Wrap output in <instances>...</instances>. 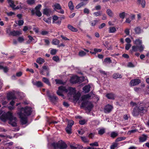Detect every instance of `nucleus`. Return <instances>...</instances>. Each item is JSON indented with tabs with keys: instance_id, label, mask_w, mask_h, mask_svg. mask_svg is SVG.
<instances>
[{
	"instance_id": "1",
	"label": "nucleus",
	"mask_w": 149,
	"mask_h": 149,
	"mask_svg": "<svg viewBox=\"0 0 149 149\" xmlns=\"http://www.w3.org/2000/svg\"><path fill=\"white\" fill-rule=\"evenodd\" d=\"M17 113L21 119V121L23 124L27 122V116L30 115L31 113V108L30 107H26L19 108L18 107Z\"/></svg>"
},
{
	"instance_id": "2",
	"label": "nucleus",
	"mask_w": 149,
	"mask_h": 149,
	"mask_svg": "<svg viewBox=\"0 0 149 149\" xmlns=\"http://www.w3.org/2000/svg\"><path fill=\"white\" fill-rule=\"evenodd\" d=\"M58 89L57 93L58 95L61 96H63V92L68 93V96L69 95H74L76 92L75 88L72 87H69L67 89L65 87L61 86L58 87Z\"/></svg>"
},
{
	"instance_id": "3",
	"label": "nucleus",
	"mask_w": 149,
	"mask_h": 149,
	"mask_svg": "<svg viewBox=\"0 0 149 149\" xmlns=\"http://www.w3.org/2000/svg\"><path fill=\"white\" fill-rule=\"evenodd\" d=\"M54 149L59 148L60 149H65L67 147L66 144L62 141H58L57 143H54L52 144Z\"/></svg>"
},
{
	"instance_id": "4",
	"label": "nucleus",
	"mask_w": 149,
	"mask_h": 149,
	"mask_svg": "<svg viewBox=\"0 0 149 149\" xmlns=\"http://www.w3.org/2000/svg\"><path fill=\"white\" fill-rule=\"evenodd\" d=\"M8 114L9 116L8 123L13 126H16L17 121L16 118L13 116L12 113L10 112H8Z\"/></svg>"
},
{
	"instance_id": "5",
	"label": "nucleus",
	"mask_w": 149,
	"mask_h": 149,
	"mask_svg": "<svg viewBox=\"0 0 149 149\" xmlns=\"http://www.w3.org/2000/svg\"><path fill=\"white\" fill-rule=\"evenodd\" d=\"M81 107H84L86 109L90 111L93 107V104L91 102L87 101L83 102L81 104Z\"/></svg>"
},
{
	"instance_id": "6",
	"label": "nucleus",
	"mask_w": 149,
	"mask_h": 149,
	"mask_svg": "<svg viewBox=\"0 0 149 149\" xmlns=\"http://www.w3.org/2000/svg\"><path fill=\"white\" fill-rule=\"evenodd\" d=\"M41 4H39L37 6L35 7V9L32 10H31L32 14L34 15L35 14L38 17H40L42 15V13L40 11V8L41 7Z\"/></svg>"
},
{
	"instance_id": "7",
	"label": "nucleus",
	"mask_w": 149,
	"mask_h": 149,
	"mask_svg": "<svg viewBox=\"0 0 149 149\" xmlns=\"http://www.w3.org/2000/svg\"><path fill=\"white\" fill-rule=\"evenodd\" d=\"M74 124V122L72 120L68 121V125L65 128V130L68 134H70L72 133V127Z\"/></svg>"
},
{
	"instance_id": "8",
	"label": "nucleus",
	"mask_w": 149,
	"mask_h": 149,
	"mask_svg": "<svg viewBox=\"0 0 149 149\" xmlns=\"http://www.w3.org/2000/svg\"><path fill=\"white\" fill-rule=\"evenodd\" d=\"M52 7L55 10H59V11H57L59 13L62 14L64 13V11L62 9L61 7L59 4L56 3L52 6Z\"/></svg>"
},
{
	"instance_id": "9",
	"label": "nucleus",
	"mask_w": 149,
	"mask_h": 149,
	"mask_svg": "<svg viewBox=\"0 0 149 149\" xmlns=\"http://www.w3.org/2000/svg\"><path fill=\"white\" fill-rule=\"evenodd\" d=\"M42 68V69L40 70V73L42 75H45V73H46V75L49 76V71L47 67L46 66H43Z\"/></svg>"
},
{
	"instance_id": "10",
	"label": "nucleus",
	"mask_w": 149,
	"mask_h": 149,
	"mask_svg": "<svg viewBox=\"0 0 149 149\" xmlns=\"http://www.w3.org/2000/svg\"><path fill=\"white\" fill-rule=\"evenodd\" d=\"M9 32L10 33L9 34L10 35L13 36H16L21 34V32L19 31H15L14 30L10 31V30L9 29L7 31V33H8Z\"/></svg>"
},
{
	"instance_id": "11",
	"label": "nucleus",
	"mask_w": 149,
	"mask_h": 149,
	"mask_svg": "<svg viewBox=\"0 0 149 149\" xmlns=\"http://www.w3.org/2000/svg\"><path fill=\"white\" fill-rule=\"evenodd\" d=\"M79 77L76 76H74L72 77L70 79V82L72 83H75L79 81Z\"/></svg>"
},
{
	"instance_id": "12",
	"label": "nucleus",
	"mask_w": 149,
	"mask_h": 149,
	"mask_svg": "<svg viewBox=\"0 0 149 149\" xmlns=\"http://www.w3.org/2000/svg\"><path fill=\"white\" fill-rule=\"evenodd\" d=\"M140 82V81L139 79H135L132 80L130 84L132 86H134L138 84Z\"/></svg>"
},
{
	"instance_id": "13",
	"label": "nucleus",
	"mask_w": 149,
	"mask_h": 149,
	"mask_svg": "<svg viewBox=\"0 0 149 149\" xmlns=\"http://www.w3.org/2000/svg\"><path fill=\"white\" fill-rule=\"evenodd\" d=\"M9 116L8 115V112L6 114H3L0 117V119L3 121L5 122L7 120L9 119Z\"/></svg>"
},
{
	"instance_id": "14",
	"label": "nucleus",
	"mask_w": 149,
	"mask_h": 149,
	"mask_svg": "<svg viewBox=\"0 0 149 149\" xmlns=\"http://www.w3.org/2000/svg\"><path fill=\"white\" fill-rule=\"evenodd\" d=\"M113 108V107L111 105L108 104L104 108V112L105 113H109L110 112Z\"/></svg>"
},
{
	"instance_id": "15",
	"label": "nucleus",
	"mask_w": 149,
	"mask_h": 149,
	"mask_svg": "<svg viewBox=\"0 0 149 149\" xmlns=\"http://www.w3.org/2000/svg\"><path fill=\"white\" fill-rule=\"evenodd\" d=\"M139 111L141 113H146L147 111L146 107H143L142 106H140L138 107Z\"/></svg>"
},
{
	"instance_id": "16",
	"label": "nucleus",
	"mask_w": 149,
	"mask_h": 149,
	"mask_svg": "<svg viewBox=\"0 0 149 149\" xmlns=\"http://www.w3.org/2000/svg\"><path fill=\"white\" fill-rule=\"evenodd\" d=\"M32 83L33 85L36 86L38 87H40L42 86V84L40 81H36L34 80H32Z\"/></svg>"
},
{
	"instance_id": "17",
	"label": "nucleus",
	"mask_w": 149,
	"mask_h": 149,
	"mask_svg": "<svg viewBox=\"0 0 149 149\" xmlns=\"http://www.w3.org/2000/svg\"><path fill=\"white\" fill-rule=\"evenodd\" d=\"M7 1L10 6L14 10L16 6L14 4V1L13 0H7Z\"/></svg>"
},
{
	"instance_id": "18",
	"label": "nucleus",
	"mask_w": 149,
	"mask_h": 149,
	"mask_svg": "<svg viewBox=\"0 0 149 149\" xmlns=\"http://www.w3.org/2000/svg\"><path fill=\"white\" fill-rule=\"evenodd\" d=\"M137 3L138 5H141L143 8H144L146 5L145 0H137Z\"/></svg>"
},
{
	"instance_id": "19",
	"label": "nucleus",
	"mask_w": 149,
	"mask_h": 149,
	"mask_svg": "<svg viewBox=\"0 0 149 149\" xmlns=\"http://www.w3.org/2000/svg\"><path fill=\"white\" fill-rule=\"evenodd\" d=\"M106 96L108 99L112 100H114L116 97L115 94L112 93H108Z\"/></svg>"
},
{
	"instance_id": "20",
	"label": "nucleus",
	"mask_w": 149,
	"mask_h": 149,
	"mask_svg": "<svg viewBox=\"0 0 149 149\" xmlns=\"http://www.w3.org/2000/svg\"><path fill=\"white\" fill-rule=\"evenodd\" d=\"M134 44L137 46L138 45H141L142 44V41L139 39H136L135 40H133Z\"/></svg>"
},
{
	"instance_id": "21",
	"label": "nucleus",
	"mask_w": 149,
	"mask_h": 149,
	"mask_svg": "<svg viewBox=\"0 0 149 149\" xmlns=\"http://www.w3.org/2000/svg\"><path fill=\"white\" fill-rule=\"evenodd\" d=\"M147 138L146 135L143 134L139 138V141L140 142H142L145 141Z\"/></svg>"
},
{
	"instance_id": "22",
	"label": "nucleus",
	"mask_w": 149,
	"mask_h": 149,
	"mask_svg": "<svg viewBox=\"0 0 149 149\" xmlns=\"http://www.w3.org/2000/svg\"><path fill=\"white\" fill-rule=\"evenodd\" d=\"M91 97L90 94H87L82 96L81 97V100L83 101L86 100L87 99H89Z\"/></svg>"
},
{
	"instance_id": "23",
	"label": "nucleus",
	"mask_w": 149,
	"mask_h": 149,
	"mask_svg": "<svg viewBox=\"0 0 149 149\" xmlns=\"http://www.w3.org/2000/svg\"><path fill=\"white\" fill-rule=\"evenodd\" d=\"M51 12V11L50 9L45 8L43 10V14L47 15H48Z\"/></svg>"
},
{
	"instance_id": "24",
	"label": "nucleus",
	"mask_w": 149,
	"mask_h": 149,
	"mask_svg": "<svg viewBox=\"0 0 149 149\" xmlns=\"http://www.w3.org/2000/svg\"><path fill=\"white\" fill-rule=\"evenodd\" d=\"M106 13L110 17H113L114 14L110 9H108L106 10Z\"/></svg>"
},
{
	"instance_id": "25",
	"label": "nucleus",
	"mask_w": 149,
	"mask_h": 149,
	"mask_svg": "<svg viewBox=\"0 0 149 149\" xmlns=\"http://www.w3.org/2000/svg\"><path fill=\"white\" fill-rule=\"evenodd\" d=\"M140 112L139 111V109H138V107H136L134 109L133 112H132V114L134 116H136L138 115L139 113Z\"/></svg>"
},
{
	"instance_id": "26",
	"label": "nucleus",
	"mask_w": 149,
	"mask_h": 149,
	"mask_svg": "<svg viewBox=\"0 0 149 149\" xmlns=\"http://www.w3.org/2000/svg\"><path fill=\"white\" fill-rule=\"evenodd\" d=\"M68 27L69 30L73 32H76L78 31L77 29L74 27L70 25H68Z\"/></svg>"
},
{
	"instance_id": "27",
	"label": "nucleus",
	"mask_w": 149,
	"mask_h": 149,
	"mask_svg": "<svg viewBox=\"0 0 149 149\" xmlns=\"http://www.w3.org/2000/svg\"><path fill=\"white\" fill-rule=\"evenodd\" d=\"M116 31V29L114 27H110L109 28V33H115Z\"/></svg>"
},
{
	"instance_id": "28",
	"label": "nucleus",
	"mask_w": 149,
	"mask_h": 149,
	"mask_svg": "<svg viewBox=\"0 0 149 149\" xmlns=\"http://www.w3.org/2000/svg\"><path fill=\"white\" fill-rule=\"evenodd\" d=\"M90 88V85H87L83 88V90L85 93H87L89 91Z\"/></svg>"
},
{
	"instance_id": "29",
	"label": "nucleus",
	"mask_w": 149,
	"mask_h": 149,
	"mask_svg": "<svg viewBox=\"0 0 149 149\" xmlns=\"http://www.w3.org/2000/svg\"><path fill=\"white\" fill-rule=\"evenodd\" d=\"M7 98L8 100H10L11 99H14L15 98L14 95L12 93L8 94L7 96Z\"/></svg>"
},
{
	"instance_id": "30",
	"label": "nucleus",
	"mask_w": 149,
	"mask_h": 149,
	"mask_svg": "<svg viewBox=\"0 0 149 149\" xmlns=\"http://www.w3.org/2000/svg\"><path fill=\"white\" fill-rule=\"evenodd\" d=\"M102 50V49H100L95 48L93 50V52H92L91 51L90 52L92 54H95L97 53L98 52H100Z\"/></svg>"
},
{
	"instance_id": "31",
	"label": "nucleus",
	"mask_w": 149,
	"mask_h": 149,
	"mask_svg": "<svg viewBox=\"0 0 149 149\" xmlns=\"http://www.w3.org/2000/svg\"><path fill=\"white\" fill-rule=\"evenodd\" d=\"M122 77V75L118 73H115L113 75V77L115 79L121 78Z\"/></svg>"
},
{
	"instance_id": "32",
	"label": "nucleus",
	"mask_w": 149,
	"mask_h": 149,
	"mask_svg": "<svg viewBox=\"0 0 149 149\" xmlns=\"http://www.w3.org/2000/svg\"><path fill=\"white\" fill-rule=\"evenodd\" d=\"M103 62L104 64H106V63H110L111 62V61L110 58L107 57L104 59Z\"/></svg>"
},
{
	"instance_id": "33",
	"label": "nucleus",
	"mask_w": 149,
	"mask_h": 149,
	"mask_svg": "<svg viewBox=\"0 0 149 149\" xmlns=\"http://www.w3.org/2000/svg\"><path fill=\"white\" fill-rule=\"evenodd\" d=\"M48 96L49 97V98L50 100L52 102L54 101V100H56L58 99L57 97L54 95L52 96L49 95H48Z\"/></svg>"
},
{
	"instance_id": "34",
	"label": "nucleus",
	"mask_w": 149,
	"mask_h": 149,
	"mask_svg": "<svg viewBox=\"0 0 149 149\" xmlns=\"http://www.w3.org/2000/svg\"><path fill=\"white\" fill-rule=\"evenodd\" d=\"M68 7L70 10H73L74 8V6L73 5V2L72 1H70L68 4Z\"/></svg>"
},
{
	"instance_id": "35",
	"label": "nucleus",
	"mask_w": 149,
	"mask_h": 149,
	"mask_svg": "<svg viewBox=\"0 0 149 149\" xmlns=\"http://www.w3.org/2000/svg\"><path fill=\"white\" fill-rule=\"evenodd\" d=\"M39 64H42L45 62L44 59L40 57L38 58L36 61Z\"/></svg>"
},
{
	"instance_id": "36",
	"label": "nucleus",
	"mask_w": 149,
	"mask_h": 149,
	"mask_svg": "<svg viewBox=\"0 0 149 149\" xmlns=\"http://www.w3.org/2000/svg\"><path fill=\"white\" fill-rule=\"evenodd\" d=\"M135 33L136 34H139L141 33L142 31L140 28L139 27L136 28L134 29Z\"/></svg>"
},
{
	"instance_id": "37",
	"label": "nucleus",
	"mask_w": 149,
	"mask_h": 149,
	"mask_svg": "<svg viewBox=\"0 0 149 149\" xmlns=\"http://www.w3.org/2000/svg\"><path fill=\"white\" fill-rule=\"evenodd\" d=\"M42 81H43L44 83L46 84L47 85H50V83L49 82V79L45 78V77H43L42 79Z\"/></svg>"
},
{
	"instance_id": "38",
	"label": "nucleus",
	"mask_w": 149,
	"mask_h": 149,
	"mask_svg": "<svg viewBox=\"0 0 149 149\" xmlns=\"http://www.w3.org/2000/svg\"><path fill=\"white\" fill-rule=\"evenodd\" d=\"M102 12L101 11H98L95 12L93 13L94 15L96 17L100 16L102 15Z\"/></svg>"
},
{
	"instance_id": "39",
	"label": "nucleus",
	"mask_w": 149,
	"mask_h": 149,
	"mask_svg": "<svg viewBox=\"0 0 149 149\" xmlns=\"http://www.w3.org/2000/svg\"><path fill=\"white\" fill-rule=\"evenodd\" d=\"M86 54V53L83 51L81 50L80 51L78 54L79 56L81 57H83L85 56Z\"/></svg>"
},
{
	"instance_id": "40",
	"label": "nucleus",
	"mask_w": 149,
	"mask_h": 149,
	"mask_svg": "<svg viewBox=\"0 0 149 149\" xmlns=\"http://www.w3.org/2000/svg\"><path fill=\"white\" fill-rule=\"evenodd\" d=\"M59 43V41L58 39H54L52 41V43L53 45H58Z\"/></svg>"
},
{
	"instance_id": "41",
	"label": "nucleus",
	"mask_w": 149,
	"mask_h": 149,
	"mask_svg": "<svg viewBox=\"0 0 149 149\" xmlns=\"http://www.w3.org/2000/svg\"><path fill=\"white\" fill-rule=\"evenodd\" d=\"M118 135V133L115 132H112L111 134V137L112 138H115Z\"/></svg>"
},
{
	"instance_id": "42",
	"label": "nucleus",
	"mask_w": 149,
	"mask_h": 149,
	"mask_svg": "<svg viewBox=\"0 0 149 149\" xmlns=\"http://www.w3.org/2000/svg\"><path fill=\"white\" fill-rule=\"evenodd\" d=\"M105 132V130L104 128L100 129L98 131V133L100 135L103 134Z\"/></svg>"
},
{
	"instance_id": "43",
	"label": "nucleus",
	"mask_w": 149,
	"mask_h": 149,
	"mask_svg": "<svg viewBox=\"0 0 149 149\" xmlns=\"http://www.w3.org/2000/svg\"><path fill=\"white\" fill-rule=\"evenodd\" d=\"M138 48L139 51L142 52L144 48V46L141 44L139 46H138Z\"/></svg>"
},
{
	"instance_id": "44",
	"label": "nucleus",
	"mask_w": 149,
	"mask_h": 149,
	"mask_svg": "<svg viewBox=\"0 0 149 149\" xmlns=\"http://www.w3.org/2000/svg\"><path fill=\"white\" fill-rule=\"evenodd\" d=\"M55 81L56 82V84H64L65 83V82L63 83L62 80L60 79H56Z\"/></svg>"
},
{
	"instance_id": "45",
	"label": "nucleus",
	"mask_w": 149,
	"mask_h": 149,
	"mask_svg": "<svg viewBox=\"0 0 149 149\" xmlns=\"http://www.w3.org/2000/svg\"><path fill=\"white\" fill-rule=\"evenodd\" d=\"M138 46L133 45L132 47V50L133 51L136 52L138 51Z\"/></svg>"
},
{
	"instance_id": "46",
	"label": "nucleus",
	"mask_w": 149,
	"mask_h": 149,
	"mask_svg": "<svg viewBox=\"0 0 149 149\" xmlns=\"http://www.w3.org/2000/svg\"><path fill=\"white\" fill-rule=\"evenodd\" d=\"M101 7L100 5H98L95 6V8L92 9V10H99L101 9Z\"/></svg>"
},
{
	"instance_id": "47",
	"label": "nucleus",
	"mask_w": 149,
	"mask_h": 149,
	"mask_svg": "<svg viewBox=\"0 0 149 149\" xmlns=\"http://www.w3.org/2000/svg\"><path fill=\"white\" fill-rule=\"evenodd\" d=\"M98 21L97 20H94L91 22V25L92 26H94L98 22Z\"/></svg>"
},
{
	"instance_id": "48",
	"label": "nucleus",
	"mask_w": 149,
	"mask_h": 149,
	"mask_svg": "<svg viewBox=\"0 0 149 149\" xmlns=\"http://www.w3.org/2000/svg\"><path fill=\"white\" fill-rule=\"evenodd\" d=\"M27 2L29 5H33L35 3V0H27Z\"/></svg>"
},
{
	"instance_id": "49",
	"label": "nucleus",
	"mask_w": 149,
	"mask_h": 149,
	"mask_svg": "<svg viewBox=\"0 0 149 149\" xmlns=\"http://www.w3.org/2000/svg\"><path fill=\"white\" fill-rule=\"evenodd\" d=\"M119 16L122 19H123L125 16V12H123L121 13H120L119 14Z\"/></svg>"
},
{
	"instance_id": "50",
	"label": "nucleus",
	"mask_w": 149,
	"mask_h": 149,
	"mask_svg": "<svg viewBox=\"0 0 149 149\" xmlns=\"http://www.w3.org/2000/svg\"><path fill=\"white\" fill-rule=\"evenodd\" d=\"M78 145H75V144L74 143L73 145H71L70 147L72 149H77V148H78Z\"/></svg>"
},
{
	"instance_id": "51",
	"label": "nucleus",
	"mask_w": 149,
	"mask_h": 149,
	"mask_svg": "<svg viewBox=\"0 0 149 149\" xmlns=\"http://www.w3.org/2000/svg\"><path fill=\"white\" fill-rule=\"evenodd\" d=\"M57 50L56 49H52L50 51V53L52 55H55L56 53Z\"/></svg>"
},
{
	"instance_id": "52",
	"label": "nucleus",
	"mask_w": 149,
	"mask_h": 149,
	"mask_svg": "<svg viewBox=\"0 0 149 149\" xmlns=\"http://www.w3.org/2000/svg\"><path fill=\"white\" fill-rule=\"evenodd\" d=\"M81 139L82 141L85 143H88V139L85 137L81 136Z\"/></svg>"
},
{
	"instance_id": "53",
	"label": "nucleus",
	"mask_w": 149,
	"mask_h": 149,
	"mask_svg": "<svg viewBox=\"0 0 149 149\" xmlns=\"http://www.w3.org/2000/svg\"><path fill=\"white\" fill-rule=\"evenodd\" d=\"M20 5L19 6H17L16 7H15L14 10L19 9L20 8L22 9L23 8V4L21 3H19Z\"/></svg>"
},
{
	"instance_id": "54",
	"label": "nucleus",
	"mask_w": 149,
	"mask_h": 149,
	"mask_svg": "<svg viewBox=\"0 0 149 149\" xmlns=\"http://www.w3.org/2000/svg\"><path fill=\"white\" fill-rule=\"evenodd\" d=\"M125 139L126 138L125 137H119L116 139V141L117 142L120 141Z\"/></svg>"
},
{
	"instance_id": "55",
	"label": "nucleus",
	"mask_w": 149,
	"mask_h": 149,
	"mask_svg": "<svg viewBox=\"0 0 149 149\" xmlns=\"http://www.w3.org/2000/svg\"><path fill=\"white\" fill-rule=\"evenodd\" d=\"M18 40L19 42L22 43L24 40V39L23 37H19L18 38Z\"/></svg>"
},
{
	"instance_id": "56",
	"label": "nucleus",
	"mask_w": 149,
	"mask_h": 149,
	"mask_svg": "<svg viewBox=\"0 0 149 149\" xmlns=\"http://www.w3.org/2000/svg\"><path fill=\"white\" fill-rule=\"evenodd\" d=\"M58 17L54 15L53 17V23L55 22L58 19Z\"/></svg>"
},
{
	"instance_id": "57",
	"label": "nucleus",
	"mask_w": 149,
	"mask_h": 149,
	"mask_svg": "<svg viewBox=\"0 0 149 149\" xmlns=\"http://www.w3.org/2000/svg\"><path fill=\"white\" fill-rule=\"evenodd\" d=\"M28 37L29 38V39L30 40V41H27L26 42V44L30 43L32 40H33V37L30 36H28Z\"/></svg>"
},
{
	"instance_id": "58",
	"label": "nucleus",
	"mask_w": 149,
	"mask_h": 149,
	"mask_svg": "<svg viewBox=\"0 0 149 149\" xmlns=\"http://www.w3.org/2000/svg\"><path fill=\"white\" fill-rule=\"evenodd\" d=\"M118 146V144L117 143H114L111 146V149H114L115 148H117Z\"/></svg>"
},
{
	"instance_id": "59",
	"label": "nucleus",
	"mask_w": 149,
	"mask_h": 149,
	"mask_svg": "<svg viewBox=\"0 0 149 149\" xmlns=\"http://www.w3.org/2000/svg\"><path fill=\"white\" fill-rule=\"evenodd\" d=\"M43 20L46 23L48 24H49L51 23L50 19L49 18H45L43 19Z\"/></svg>"
},
{
	"instance_id": "60",
	"label": "nucleus",
	"mask_w": 149,
	"mask_h": 149,
	"mask_svg": "<svg viewBox=\"0 0 149 149\" xmlns=\"http://www.w3.org/2000/svg\"><path fill=\"white\" fill-rule=\"evenodd\" d=\"M131 45L130 44H127L126 45L125 49L126 50H128L131 47Z\"/></svg>"
},
{
	"instance_id": "61",
	"label": "nucleus",
	"mask_w": 149,
	"mask_h": 149,
	"mask_svg": "<svg viewBox=\"0 0 149 149\" xmlns=\"http://www.w3.org/2000/svg\"><path fill=\"white\" fill-rule=\"evenodd\" d=\"M86 122L87 120H82L79 121V123L81 125H83Z\"/></svg>"
},
{
	"instance_id": "62",
	"label": "nucleus",
	"mask_w": 149,
	"mask_h": 149,
	"mask_svg": "<svg viewBox=\"0 0 149 149\" xmlns=\"http://www.w3.org/2000/svg\"><path fill=\"white\" fill-rule=\"evenodd\" d=\"M134 66V65L131 62H129L127 64V67L129 68H133Z\"/></svg>"
},
{
	"instance_id": "63",
	"label": "nucleus",
	"mask_w": 149,
	"mask_h": 149,
	"mask_svg": "<svg viewBox=\"0 0 149 149\" xmlns=\"http://www.w3.org/2000/svg\"><path fill=\"white\" fill-rule=\"evenodd\" d=\"M84 5V3H81L79 4H78L77 6L76 7V8L77 9H78L81 7L82 6Z\"/></svg>"
},
{
	"instance_id": "64",
	"label": "nucleus",
	"mask_w": 149,
	"mask_h": 149,
	"mask_svg": "<svg viewBox=\"0 0 149 149\" xmlns=\"http://www.w3.org/2000/svg\"><path fill=\"white\" fill-rule=\"evenodd\" d=\"M89 10L88 8H85L84 10V12L85 13L88 14L89 13Z\"/></svg>"
}]
</instances>
